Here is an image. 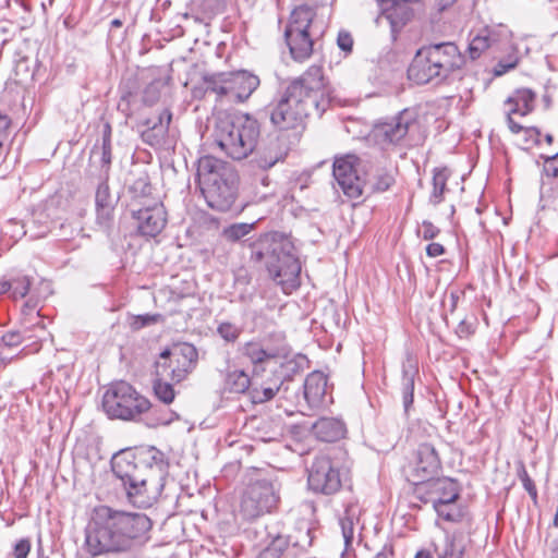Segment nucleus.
I'll list each match as a JSON object with an SVG mask.
<instances>
[{
  "label": "nucleus",
  "instance_id": "nucleus-1",
  "mask_svg": "<svg viewBox=\"0 0 558 558\" xmlns=\"http://www.w3.org/2000/svg\"><path fill=\"white\" fill-rule=\"evenodd\" d=\"M151 526L145 513L99 506L85 529L84 547L93 557L132 555L149 541Z\"/></svg>",
  "mask_w": 558,
  "mask_h": 558
},
{
  "label": "nucleus",
  "instance_id": "nucleus-2",
  "mask_svg": "<svg viewBox=\"0 0 558 558\" xmlns=\"http://www.w3.org/2000/svg\"><path fill=\"white\" fill-rule=\"evenodd\" d=\"M112 472L125 490L130 504L151 507L160 496L168 475L169 463L155 447L125 449L111 460Z\"/></svg>",
  "mask_w": 558,
  "mask_h": 558
},
{
  "label": "nucleus",
  "instance_id": "nucleus-3",
  "mask_svg": "<svg viewBox=\"0 0 558 558\" xmlns=\"http://www.w3.org/2000/svg\"><path fill=\"white\" fill-rule=\"evenodd\" d=\"M330 100V88L323 68L312 65L289 84L281 99L271 107L270 121L281 131L299 129L312 109L322 114Z\"/></svg>",
  "mask_w": 558,
  "mask_h": 558
},
{
  "label": "nucleus",
  "instance_id": "nucleus-4",
  "mask_svg": "<svg viewBox=\"0 0 558 558\" xmlns=\"http://www.w3.org/2000/svg\"><path fill=\"white\" fill-rule=\"evenodd\" d=\"M251 259L263 262L270 278L286 294L300 287L301 264L287 234L277 231L262 234L251 245Z\"/></svg>",
  "mask_w": 558,
  "mask_h": 558
},
{
  "label": "nucleus",
  "instance_id": "nucleus-5",
  "mask_svg": "<svg viewBox=\"0 0 558 558\" xmlns=\"http://www.w3.org/2000/svg\"><path fill=\"white\" fill-rule=\"evenodd\" d=\"M196 178L209 207L219 211L232 208L238 196V174L230 163L203 156L197 161Z\"/></svg>",
  "mask_w": 558,
  "mask_h": 558
},
{
  "label": "nucleus",
  "instance_id": "nucleus-6",
  "mask_svg": "<svg viewBox=\"0 0 558 558\" xmlns=\"http://www.w3.org/2000/svg\"><path fill=\"white\" fill-rule=\"evenodd\" d=\"M463 63L464 58L453 43L424 46L416 51L408 69V77L417 85H438L461 69Z\"/></svg>",
  "mask_w": 558,
  "mask_h": 558
},
{
  "label": "nucleus",
  "instance_id": "nucleus-7",
  "mask_svg": "<svg viewBox=\"0 0 558 558\" xmlns=\"http://www.w3.org/2000/svg\"><path fill=\"white\" fill-rule=\"evenodd\" d=\"M260 136V124L248 113L220 119L215 129V142L233 160L251 156Z\"/></svg>",
  "mask_w": 558,
  "mask_h": 558
},
{
  "label": "nucleus",
  "instance_id": "nucleus-8",
  "mask_svg": "<svg viewBox=\"0 0 558 558\" xmlns=\"http://www.w3.org/2000/svg\"><path fill=\"white\" fill-rule=\"evenodd\" d=\"M281 485L276 476L256 471L243 493L240 513L245 520H254L272 512L280 501Z\"/></svg>",
  "mask_w": 558,
  "mask_h": 558
},
{
  "label": "nucleus",
  "instance_id": "nucleus-9",
  "mask_svg": "<svg viewBox=\"0 0 558 558\" xmlns=\"http://www.w3.org/2000/svg\"><path fill=\"white\" fill-rule=\"evenodd\" d=\"M259 77L248 71L219 72L203 76L205 93L215 94L220 101L241 104L257 89Z\"/></svg>",
  "mask_w": 558,
  "mask_h": 558
},
{
  "label": "nucleus",
  "instance_id": "nucleus-10",
  "mask_svg": "<svg viewBox=\"0 0 558 558\" xmlns=\"http://www.w3.org/2000/svg\"><path fill=\"white\" fill-rule=\"evenodd\" d=\"M150 408L149 400L124 380L111 384L102 396V409L110 418L136 421Z\"/></svg>",
  "mask_w": 558,
  "mask_h": 558
},
{
  "label": "nucleus",
  "instance_id": "nucleus-11",
  "mask_svg": "<svg viewBox=\"0 0 558 558\" xmlns=\"http://www.w3.org/2000/svg\"><path fill=\"white\" fill-rule=\"evenodd\" d=\"M197 349L187 342L165 349L155 362L156 376L169 377L173 383H181L196 368Z\"/></svg>",
  "mask_w": 558,
  "mask_h": 558
},
{
  "label": "nucleus",
  "instance_id": "nucleus-12",
  "mask_svg": "<svg viewBox=\"0 0 558 558\" xmlns=\"http://www.w3.org/2000/svg\"><path fill=\"white\" fill-rule=\"evenodd\" d=\"M307 484L314 493L332 495L342 486V474L329 457L319 456L308 469Z\"/></svg>",
  "mask_w": 558,
  "mask_h": 558
},
{
  "label": "nucleus",
  "instance_id": "nucleus-13",
  "mask_svg": "<svg viewBox=\"0 0 558 558\" xmlns=\"http://www.w3.org/2000/svg\"><path fill=\"white\" fill-rule=\"evenodd\" d=\"M416 497L433 507L445 504H456L460 496L458 484L449 477L429 478L415 483Z\"/></svg>",
  "mask_w": 558,
  "mask_h": 558
},
{
  "label": "nucleus",
  "instance_id": "nucleus-14",
  "mask_svg": "<svg viewBox=\"0 0 558 558\" xmlns=\"http://www.w3.org/2000/svg\"><path fill=\"white\" fill-rule=\"evenodd\" d=\"M380 8L379 20H386L390 26L391 37L398 34L412 21L420 5V0H376Z\"/></svg>",
  "mask_w": 558,
  "mask_h": 558
},
{
  "label": "nucleus",
  "instance_id": "nucleus-15",
  "mask_svg": "<svg viewBox=\"0 0 558 558\" xmlns=\"http://www.w3.org/2000/svg\"><path fill=\"white\" fill-rule=\"evenodd\" d=\"M355 156L337 158L333 162V178L349 198H359L363 194L365 181L357 173Z\"/></svg>",
  "mask_w": 558,
  "mask_h": 558
},
{
  "label": "nucleus",
  "instance_id": "nucleus-16",
  "mask_svg": "<svg viewBox=\"0 0 558 558\" xmlns=\"http://www.w3.org/2000/svg\"><path fill=\"white\" fill-rule=\"evenodd\" d=\"M269 542L259 551L257 558H294L295 548L305 549L312 545L311 530L307 529L302 538L292 542L291 536L268 532Z\"/></svg>",
  "mask_w": 558,
  "mask_h": 558
},
{
  "label": "nucleus",
  "instance_id": "nucleus-17",
  "mask_svg": "<svg viewBox=\"0 0 558 558\" xmlns=\"http://www.w3.org/2000/svg\"><path fill=\"white\" fill-rule=\"evenodd\" d=\"M138 232L148 238L158 235L166 227L167 211L160 202L144 204L143 207L132 210Z\"/></svg>",
  "mask_w": 558,
  "mask_h": 558
},
{
  "label": "nucleus",
  "instance_id": "nucleus-18",
  "mask_svg": "<svg viewBox=\"0 0 558 558\" xmlns=\"http://www.w3.org/2000/svg\"><path fill=\"white\" fill-rule=\"evenodd\" d=\"M280 363L279 368L272 367V376L266 380L258 383L257 376L254 375L252 388L250 389V397L253 403H264L271 400L277 393L287 392L289 383L287 381V374L283 372L286 367L291 365Z\"/></svg>",
  "mask_w": 558,
  "mask_h": 558
},
{
  "label": "nucleus",
  "instance_id": "nucleus-19",
  "mask_svg": "<svg viewBox=\"0 0 558 558\" xmlns=\"http://www.w3.org/2000/svg\"><path fill=\"white\" fill-rule=\"evenodd\" d=\"M289 146L282 136L269 135L256 146L253 162L262 170H268L283 162L289 154Z\"/></svg>",
  "mask_w": 558,
  "mask_h": 558
},
{
  "label": "nucleus",
  "instance_id": "nucleus-20",
  "mask_svg": "<svg viewBox=\"0 0 558 558\" xmlns=\"http://www.w3.org/2000/svg\"><path fill=\"white\" fill-rule=\"evenodd\" d=\"M413 123V113L403 110L399 114L377 123L374 128V136L381 143L397 144L405 137Z\"/></svg>",
  "mask_w": 558,
  "mask_h": 558
},
{
  "label": "nucleus",
  "instance_id": "nucleus-21",
  "mask_svg": "<svg viewBox=\"0 0 558 558\" xmlns=\"http://www.w3.org/2000/svg\"><path fill=\"white\" fill-rule=\"evenodd\" d=\"M242 353L254 365V375L258 376L259 372L272 367L279 368L278 359L283 353V349L268 348L259 342H246L242 348Z\"/></svg>",
  "mask_w": 558,
  "mask_h": 558
},
{
  "label": "nucleus",
  "instance_id": "nucleus-22",
  "mask_svg": "<svg viewBox=\"0 0 558 558\" xmlns=\"http://www.w3.org/2000/svg\"><path fill=\"white\" fill-rule=\"evenodd\" d=\"M441 468L440 458L430 444H421L416 450L415 465L413 469L417 482L433 478Z\"/></svg>",
  "mask_w": 558,
  "mask_h": 558
},
{
  "label": "nucleus",
  "instance_id": "nucleus-23",
  "mask_svg": "<svg viewBox=\"0 0 558 558\" xmlns=\"http://www.w3.org/2000/svg\"><path fill=\"white\" fill-rule=\"evenodd\" d=\"M323 29L313 33L284 32V38L291 57L298 62L308 59L314 50L315 38L323 35Z\"/></svg>",
  "mask_w": 558,
  "mask_h": 558
},
{
  "label": "nucleus",
  "instance_id": "nucleus-24",
  "mask_svg": "<svg viewBox=\"0 0 558 558\" xmlns=\"http://www.w3.org/2000/svg\"><path fill=\"white\" fill-rule=\"evenodd\" d=\"M112 162V145L96 143L89 154L88 174L108 180Z\"/></svg>",
  "mask_w": 558,
  "mask_h": 558
},
{
  "label": "nucleus",
  "instance_id": "nucleus-25",
  "mask_svg": "<svg viewBox=\"0 0 558 558\" xmlns=\"http://www.w3.org/2000/svg\"><path fill=\"white\" fill-rule=\"evenodd\" d=\"M304 399L311 409L319 408L325 403L327 392V377L320 372L307 375L303 385Z\"/></svg>",
  "mask_w": 558,
  "mask_h": 558
},
{
  "label": "nucleus",
  "instance_id": "nucleus-26",
  "mask_svg": "<svg viewBox=\"0 0 558 558\" xmlns=\"http://www.w3.org/2000/svg\"><path fill=\"white\" fill-rule=\"evenodd\" d=\"M401 383L400 390L402 397V405L404 414L408 416L413 405L414 401V388H415V378L418 374V368L416 363L408 357L402 363V372H401Z\"/></svg>",
  "mask_w": 558,
  "mask_h": 558
},
{
  "label": "nucleus",
  "instance_id": "nucleus-27",
  "mask_svg": "<svg viewBox=\"0 0 558 558\" xmlns=\"http://www.w3.org/2000/svg\"><path fill=\"white\" fill-rule=\"evenodd\" d=\"M315 11L314 8L308 4H301L294 8L291 12L289 24L284 32L294 33H313L319 32L322 28L317 27L314 21Z\"/></svg>",
  "mask_w": 558,
  "mask_h": 558
},
{
  "label": "nucleus",
  "instance_id": "nucleus-28",
  "mask_svg": "<svg viewBox=\"0 0 558 558\" xmlns=\"http://www.w3.org/2000/svg\"><path fill=\"white\" fill-rule=\"evenodd\" d=\"M312 432L322 441L333 442L343 437V422L333 417H322L313 424Z\"/></svg>",
  "mask_w": 558,
  "mask_h": 558
},
{
  "label": "nucleus",
  "instance_id": "nucleus-29",
  "mask_svg": "<svg viewBox=\"0 0 558 558\" xmlns=\"http://www.w3.org/2000/svg\"><path fill=\"white\" fill-rule=\"evenodd\" d=\"M98 186L95 195V203L97 209V222L101 226H107L112 218L113 198L110 194L108 180H98Z\"/></svg>",
  "mask_w": 558,
  "mask_h": 558
},
{
  "label": "nucleus",
  "instance_id": "nucleus-30",
  "mask_svg": "<svg viewBox=\"0 0 558 558\" xmlns=\"http://www.w3.org/2000/svg\"><path fill=\"white\" fill-rule=\"evenodd\" d=\"M535 94L527 88L517 89L508 99L506 105L510 108V114L526 116L534 109Z\"/></svg>",
  "mask_w": 558,
  "mask_h": 558
},
{
  "label": "nucleus",
  "instance_id": "nucleus-31",
  "mask_svg": "<svg viewBox=\"0 0 558 558\" xmlns=\"http://www.w3.org/2000/svg\"><path fill=\"white\" fill-rule=\"evenodd\" d=\"M253 380H251L248 375L241 369L230 371L226 377V387L233 393L250 392Z\"/></svg>",
  "mask_w": 558,
  "mask_h": 558
},
{
  "label": "nucleus",
  "instance_id": "nucleus-32",
  "mask_svg": "<svg viewBox=\"0 0 558 558\" xmlns=\"http://www.w3.org/2000/svg\"><path fill=\"white\" fill-rule=\"evenodd\" d=\"M361 509L356 504H349L344 509L343 515L340 518V525L345 543L353 538L354 524L359 522Z\"/></svg>",
  "mask_w": 558,
  "mask_h": 558
},
{
  "label": "nucleus",
  "instance_id": "nucleus-33",
  "mask_svg": "<svg viewBox=\"0 0 558 558\" xmlns=\"http://www.w3.org/2000/svg\"><path fill=\"white\" fill-rule=\"evenodd\" d=\"M450 177L448 168H439L434 170L433 175V191L430 194V203L438 205L444 199V193L446 191L447 181Z\"/></svg>",
  "mask_w": 558,
  "mask_h": 558
},
{
  "label": "nucleus",
  "instance_id": "nucleus-34",
  "mask_svg": "<svg viewBox=\"0 0 558 558\" xmlns=\"http://www.w3.org/2000/svg\"><path fill=\"white\" fill-rule=\"evenodd\" d=\"M464 554V546L461 541L453 534H446L445 545L438 558H462Z\"/></svg>",
  "mask_w": 558,
  "mask_h": 558
},
{
  "label": "nucleus",
  "instance_id": "nucleus-35",
  "mask_svg": "<svg viewBox=\"0 0 558 558\" xmlns=\"http://www.w3.org/2000/svg\"><path fill=\"white\" fill-rule=\"evenodd\" d=\"M167 378L168 377L156 376L154 392L158 400L165 404H170L174 400L175 391L172 384L166 380Z\"/></svg>",
  "mask_w": 558,
  "mask_h": 558
},
{
  "label": "nucleus",
  "instance_id": "nucleus-36",
  "mask_svg": "<svg viewBox=\"0 0 558 558\" xmlns=\"http://www.w3.org/2000/svg\"><path fill=\"white\" fill-rule=\"evenodd\" d=\"M146 124L149 128L142 132L143 141L151 146L160 144L167 133V125H158L157 122H150V120H147Z\"/></svg>",
  "mask_w": 558,
  "mask_h": 558
},
{
  "label": "nucleus",
  "instance_id": "nucleus-37",
  "mask_svg": "<svg viewBox=\"0 0 558 558\" xmlns=\"http://www.w3.org/2000/svg\"><path fill=\"white\" fill-rule=\"evenodd\" d=\"M129 190L133 198L147 197L151 192V185L148 175L146 173L141 174L130 184Z\"/></svg>",
  "mask_w": 558,
  "mask_h": 558
},
{
  "label": "nucleus",
  "instance_id": "nucleus-38",
  "mask_svg": "<svg viewBox=\"0 0 558 558\" xmlns=\"http://www.w3.org/2000/svg\"><path fill=\"white\" fill-rule=\"evenodd\" d=\"M32 279L28 276H17L11 279V298L23 299L31 290Z\"/></svg>",
  "mask_w": 558,
  "mask_h": 558
},
{
  "label": "nucleus",
  "instance_id": "nucleus-39",
  "mask_svg": "<svg viewBox=\"0 0 558 558\" xmlns=\"http://www.w3.org/2000/svg\"><path fill=\"white\" fill-rule=\"evenodd\" d=\"M490 46L487 35H476L470 43L468 51L472 60L477 59Z\"/></svg>",
  "mask_w": 558,
  "mask_h": 558
},
{
  "label": "nucleus",
  "instance_id": "nucleus-40",
  "mask_svg": "<svg viewBox=\"0 0 558 558\" xmlns=\"http://www.w3.org/2000/svg\"><path fill=\"white\" fill-rule=\"evenodd\" d=\"M165 83L162 80H155L149 83L143 93V100L146 105L153 106L158 101L161 95V89L163 88Z\"/></svg>",
  "mask_w": 558,
  "mask_h": 558
},
{
  "label": "nucleus",
  "instance_id": "nucleus-41",
  "mask_svg": "<svg viewBox=\"0 0 558 558\" xmlns=\"http://www.w3.org/2000/svg\"><path fill=\"white\" fill-rule=\"evenodd\" d=\"M253 225L234 223L223 230V236L231 242H235L244 238L251 232Z\"/></svg>",
  "mask_w": 558,
  "mask_h": 558
},
{
  "label": "nucleus",
  "instance_id": "nucleus-42",
  "mask_svg": "<svg viewBox=\"0 0 558 558\" xmlns=\"http://www.w3.org/2000/svg\"><path fill=\"white\" fill-rule=\"evenodd\" d=\"M217 333L227 342H235L241 335V328L232 323L223 322L218 325Z\"/></svg>",
  "mask_w": 558,
  "mask_h": 558
},
{
  "label": "nucleus",
  "instance_id": "nucleus-43",
  "mask_svg": "<svg viewBox=\"0 0 558 558\" xmlns=\"http://www.w3.org/2000/svg\"><path fill=\"white\" fill-rule=\"evenodd\" d=\"M439 517L448 522H457L461 518V513L456 509L454 504H445L433 507Z\"/></svg>",
  "mask_w": 558,
  "mask_h": 558
},
{
  "label": "nucleus",
  "instance_id": "nucleus-44",
  "mask_svg": "<svg viewBox=\"0 0 558 558\" xmlns=\"http://www.w3.org/2000/svg\"><path fill=\"white\" fill-rule=\"evenodd\" d=\"M395 183V179L391 174L384 172L379 173L374 178L372 182V190L374 192H385Z\"/></svg>",
  "mask_w": 558,
  "mask_h": 558
},
{
  "label": "nucleus",
  "instance_id": "nucleus-45",
  "mask_svg": "<svg viewBox=\"0 0 558 558\" xmlns=\"http://www.w3.org/2000/svg\"><path fill=\"white\" fill-rule=\"evenodd\" d=\"M31 336L22 335L21 331H8L1 338V341L7 348H16L19 347L25 339H31Z\"/></svg>",
  "mask_w": 558,
  "mask_h": 558
},
{
  "label": "nucleus",
  "instance_id": "nucleus-46",
  "mask_svg": "<svg viewBox=\"0 0 558 558\" xmlns=\"http://www.w3.org/2000/svg\"><path fill=\"white\" fill-rule=\"evenodd\" d=\"M519 478L521 480L524 489L529 493L531 498L533 500H536L537 499V490H536L535 484L532 481V478L529 476V474L524 468H522L521 471L519 472Z\"/></svg>",
  "mask_w": 558,
  "mask_h": 558
},
{
  "label": "nucleus",
  "instance_id": "nucleus-47",
  "mask_svg": "<svg viewBox=\"0 0 558 558\" xmlns=\"http://www.w3.org/2000/svg\"><path fill=\"white\" fill-rule=\"evenodd\" d=\"M338 47L344 52H351L353 47V38L349 32L341 31L337 37Z\"/></svg>",
  "mask_w": 558,
  "mask_h": 558
},
{
  "label": "nucleus",
  "instance_id": "nucleus-48",
  "mask_svg": "<svg viewBox=\"0 0 558 558\" xmlns=\"http://www.w3.org/2000/svg\"><path fill=\"white\" fill-rule=\"evenodd\" d=\"M440 230L428 220L422 222V230L418 233L422 234L424 240H432L439 234Z\"/></svg>",
  "mask_w": 558,
  "mask_h": 558
},
{
  "label": "nucleus",
  "instance_id": "nucleus-49",
  "mask_svg": "<svg viewBox=\"0 0 558 558\" xmlns=\"http://www.w3.org/2000/svg\"><path fill=\"white\" fill-rule=\"evenodd\" d=\"M544 170L547 175L558 177V151L545 159Z\"/></svg>",
  "mask_w": 558,
  "mask_h": 558
},
{
  "label": "nucleus",
  "instance_id": "nucleus-50",
  "mask_svg": "<svg viewBox=\"0 0 558 558\" xmlns=\"http://www.w3.org/2000/svg\"><path fill=\"white\" fill-rule=\"evenodd\" d=\"M31 550V543L28 539H20L14 546V558H26Z\"/></svg>",
  "mask_w": 558,
  "mask_h": 558
},
{
  "label": "nucleus",
  "instance_id": "nucleus-51",
  "mask_svg": "<svg viewBox=\"0 0 558 558\" xmlns=\"http://www.w3.org/2000/svg\"><path fill=\"white\" fill-rule=\"evenodd\" d=\"M11 126V119L9 116L0 113V141L5 142L9 137V130Z\"/></svg>",
  "mask_w": 558,
  "mask_h": 558
},
{
  "label": "nucleus",
  "instance_id": "nucleus-52",
  "mask_svg": "<svg viewBox=\"0 0 558 558\" xmlns=\"http://www.w3.org/2000/svg\"><path fill=\"white\" fill-rule=\"evenodd\" d=\"M37 318L39 319L37 323L34 324V328L36 330L35 338L39 341L46 340V337L49 335L46 330V327L44 325V322L39 317V312H37Z\"/></svg>",
  "mask_w": 558,
  "mask_h": 558
},
{
  "label": "nucleus",
  "instance_id": "nucleus-53",
  "mask_svg": "<svg viewBox=\"0 0 558 558\" xmlns=\"http://www.w3.org/2000/svg\"><path fill=\"white\" fill-rule=\"evenodd\" d=\"M444 253H445V247L440 243L434 242V243H429L426 246V254L429 257H438V256L442 255Z\"/></svg>",
  "mask_w": 558,
  "mask_h": 558
},
{
  "label": "nucleus",
  "instance_id": "nucleus-54",
  "mask_svg": "<svg viewBox=\"0 0 558 558\" xmlns=\"http://www.w3.org/2000/svg\"><path fill=\"white\" fill-rule=\"evenodd\" d=\"M172 114L170 110L165 109L157 118V124L158 125H167V129L169 128V124L171 122Z\"/></svg>",
  "mask_w": 558,
  "mask_h": 558
},
{
  "label": "nucleus",
  "instance_id": "nucleus-55",
  "mask_svg": "<svg viewBox=\"0 0 558 558\" xmlns=\"http://www.w3.org/2000/svg\"><path fill=\"white\" fill-rule=\"evenodd\" d=\"M512 116L513 114H510V112H507L508 126L513 134H519L523 130V126L517 123Z\"/></svg>",
  "mask_w": 558,
  "mask_h": 558
},
{
  "label": "nucleus",
  "instance_id": "nucleus-56",
  "mask_svg": "<svg viewBox=\"0 0 558 558\" xmlns=\"http://www.w3.org/2000/svg\"><path fill=\"white\" fill-rule=\"evenodd\" d=\"M111 125L109 123H105L100 144L111 145Z\"/></svg>",
  "mask_w": 558,
  "mask_h": 558
},
{
  "label": "nucleus",
  "instance_id": "nucleus-57",
  "mask_svg": "<svg viewBox=\"0 0 558 558\" xmlns=\"http://www.w3.org/2000/svg\"><path fill=\"white\" fill-rule=\"evenodd\" d=\"M37 303L34 301V296L32 295L28 301L25 302L22 308V313L24 315H29L36 311Z\"/></svg>",
  "mask_w": 558,
  "mask_h": 558
},
{
  "label": "nucleus",
  "instance_id": "nucleus-58",
  "mask_svg": "<svg viewBox=\"0 0 558 558\" xmlns=\"http://www.w3.org/2000/svg\"><path fill=\"white\" fill-rule=\"evenodd\" d=\"M525 133L533 140L535 144L539 143L541 131L537 128H526Z\"/></svg>",
  "mask_w": 558,
  "mask_h": 558
},
{
  "label": "nucleus",
  "instance_id": "nucleus-59",
  "mask_svg": "<svg viewBox=\"0 0 558 558\" xmlns=\"http://www.w3.org/2000/svg\"><path fill=\"white\" fill-rule=\"evenodd\" d=\"M460 299V293L458 291H451L449 294L450 300V313H453L457 308L458 301Z\"/></svg>",
  "mask_w": 558,
  "mask_h": 558
},
{
  "label": "nucleus",
  "instance_id": "nucleus-60",
  "mask_svg": "<svg viewBox=\"0 0 558 558\" xmlns=\"http://www.w3.org/2000/svg\"><path fill=\"white\" fill-rule=\"evenodd\" d=\"M137 320H141V327H144V326L155 323L157 320V318H156V316L144 315V316H140L137 318Z\"/></svg>",
  "mask_w": 558,
  "mask_h": 558
},
{
  "label": "nucleus",
  "instance_id": "nucleus-61",
  "mask_svg": "<svg viewBox=\"0 0 558 558\" xmlns=\"http://www.w3.org/2000/svg\"><path fill=\"white\" fill-rule=\"evenodd\" d=\"M514 66V64H504V63H498V65L496 66L495 69V73L496 75H502L505 74L509 69H512Z\"/></svg>",
  "mask_w": 558,
  "mask_h": 558
},
{
  "label": "nucleus",
  "instance_id": "nucleus-62",
  "mask_svg": "<svg viewBox=\"0 0 558 558\" xmlns=\"http://www.w3.org/2000/svg\"><path fill=\"white\" fill-rule=\"evenodd\" d=\"M11 292V280H0V294Z\"/></svg>",
  "mask_w": 558,
  "mask_h": 558
},
{
  "label": "nucleus",
  "instance_id": "nucleus-63",
  "mask_svg": "<svg viewBox=\"0 0 558 558\" xmlns=\"http://www.w3.org/2000/svg\"><path fill=\"white\" fill-rule=\"evenodd\" d=\"M414 558H433V555L427 549H421L416 553Z\"/></svg>",
  "mask_w": 558,
  "mask_h": 558
},
{
  "label": "nucleus",
  "instance_id": "nucleus-64",
  "mask_svg": "<svg viewBox=\"0 0 558 558\" xmlns=\"http://www.w3.org/2000/svg\"><path fill=\"white\" fill-rule=\"evenodd\" d=\"M391 555H392V551H388V550L384 549V550L377 553L374 558H389V556H391Z\"/></svg>",
  "mask_w": 558,
  "mask_h": 558
}]
</instances>
